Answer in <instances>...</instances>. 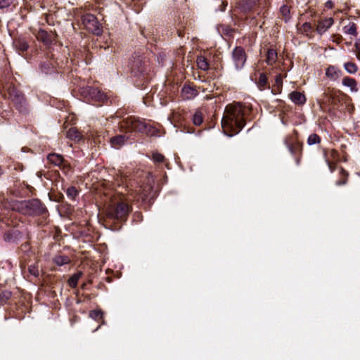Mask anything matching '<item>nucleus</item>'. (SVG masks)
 <instances>
[{
	"label": "nucleus",
	"instance_id": "obj_42",
	"mask_svg": "<svg viewBox=\"0 0 360 360\" xmlns=\"http://www.w3.org/2000/svg\"><path fill=\"white\" fill-rule=\"evenodd\" d=\"M221 128H222L223 131H225V113L224 114V115L221 118Z\"/></svg>",
	"mask_w": 360,
	"mask_h": 360
},
{
	"label": "nucleus",
	"instance_id": "obj_8",
	"mask_svg": "<svg viewBox=\"0 0 360 360\" xmlns=\"http://www.w3.org/2000/svg\"><path fill=\"white\" fill-rule=\"evenodd\" d=\"M9 98L15 103L16 108L20 111L25 110V99L23 95L15 87L10 86L8 88Z\"/></svg>",
	"mask_w": 360,
	"mask_h": 360
},
{
	"label": "nucleus",
	"instance_id": "obj_48",
	"mask_svg": "<svg viewBox=\"0 0 360 360\" xmlns=\"http://www.w3.org/2000/svg\"><path fill=\"white\" fill-rule=\"evenodd\" d=\"M99 327H100V326H99L98 327H97V328H96V329L95 330H98Z\"/></svg>",
	"mask_w": 360,
	"mask_h": 360
},
{
	"label": "nucleus",
	"instance_id": "obj_5",
	"mask_svg": "<svg viewBox=\"0 0 360 360\" xmlns=\"http://www.w3.org/2000/svg\"><path fill=\"white\" fill-rule=\"evenodd\" d=\"M153 185V179L149 174L144 179L143 183L138 186L136 190L132 191L131 195L137 200H146L150 197Z\"/></svg>",
	"mask_w": 360,
	"mask_h": 360
},
{
	"label": "nucleus",
	"instance_id": "obj_4",
	"mask_svg": "<svg viewBox=\"0 0 360 360\" xmlns=\"http://www.w3.org/2000/svg\"><path fill=\"white\" fill-rule=\"evenodd\" d=\"M120 127L122 129L128 131H137L141 133H150L151 127L141 121L139 119L134 117H129L123 120L120 123Z\"/></svg>",
	"mask_w": 360,
	"mask_h": 360
},
{
	"label": "nucleus",
	"instance_id": "obj_27",
	"mask_svg": "<svg viewBox=\"0 0 360 360\" xmlns=\"http://www.w3.org/2000/svg\"><path fill=\"white\" fill-rule=\"evenodd\" d=\"M320 143H321V138L316 134H310L307 139V143L309 146H311L314 144H318Z\"/></svg>",
	"mask_w": 360,
	"mask_h": 360
},
{
	"label": "nucleus",
	"instance_id": "obj_44",
	"mask_svg": "<svg viewBox=\"0 0 360 360\" xmlns=\"http://www.w3.org/2000/svg\"><path fill=\"white\" fill-rule=\"evenodd\" d=\"M276 82L277 83L281 82V76H277V77H276Z\"/></svg>",
	"mask_w": 360,
	"mask_h": 360
},
{
	"label": "nucleus",
	"instance_id": "obj_7",
	"mask_svg": "<svg viewBox=\"0 0 360 360\" xmlns=\"http://www.w3.org/2000/svg\"><path fill=\"white\" fill-rule=\"evenodd\" d=\"M261 0H240L235 4L231 11L233 15L239 13H246L250 11L257 4H260Z\"/></svg>",
	"mask_w": 360,
	"mask_h": 360
},
{
	"label": "nucleus",
	"instance_id": "obj_28",
	"mask_svg": "<svg viewBox=\"0 0 360 360\" xmlns=\"http://www.w3.org/2000/svg\"><path fill=\"white\" fill-rule=\"evenodd\" d=\"M326 160L328 158L330 161L335 162L338 159V153L336 150L331 149L328 150L327 153H325Z\"/></svg>",
	"mask_w": 360,
	"mask_h": 360
},
{
	"label": "nucleus",
	"instance_id": "obj_33",
	"mask_svg": "<svg viewBox=\"0 0 360 360\" xmlns=\"http://www.w3.org/2000/svg\"><path fill=\"white\" fill-rule=\"evenodd\" d=\"M15 43L16 48L19 51H20L22 52L27 51V49L28 48V45L25 40L19 39V40L16 41Z\"/></svg>",
	"mask_w": 360,
	"mask_h": 360
},
{
	"label": "nucleus",
	"instance_id": "obj_21",
	"mask_svg": "<svg viewBox=\"0 0 360 360\" xmlns=\"http://www.w3.org/2000/svg\"><path fill=\"white\" fill-rule=\"evenodd\" d=\"M345 34L356 37L357 35L356 25L354 22H350L343 27Z\"/></svg>",
	"mask_w": 360,
	"mask_h": 360
},
{
	"label": "nucleus",
	"instance_id": "obj_47",
	"mask_svg": "<svg viewBox=\"0 0 360 360\" xmlns=\"http://www.w3.org/2000/svg\"><path fill=\"white\" fill-rule=\"evenodd\" d=\"M330 98H331V99H332V100H333V99H334V97H333V96H330Z\"/></svg>",
	"mask_w": 360,
	"mask_h": 360
},
{
	"label": "nucleus",
	"instance_id": "obj_18",
	"mask_svg": "<svg viewBox=\"0 0 360 360\" xmlns=\"http://www.w3.org/2000/svg\"><path fill=\"white\" fill-rule=\"evenodd\" d=\"M184 99H192L197 95V91L189 86H184L181 91Z\"/></svg>",
	"mask_w": 360,
	"mask_h": 360
},
{
	"label": "nucleus",
	"instance_id": "obj_19",
	"mask_svg": "<svg viewBox=\"0 0 360 360\" xmlns=\"http://www.w3.org/2000/svg\"><path fill=\"white\" fill-rule=\"evenodd\" d=\"M67 137L70 139L78 141L82 139V135L76 127H71L67 131Z\"/></svg>",
	"mask_w": 360,
	"mask_h": 360
},
{
	"label": "nucleus",
	"instance_id": "obj_2",
	"mask_svg": "<svg viewBox=\"0 0 360 360\" xmlns=\"http://www.w3.org/2000/svg\"><path fill=\"white\" fill-rule=\"evenodd\" d=\"M131 207L125 201L114 202L105 207V216L112 219L126 221L128 214L131 212Z\"/></svg>",
	"mask_w": 360,
	"mask_h": 360
},
{
	"label": "nucleus",
	"instance_id": "obj_31",
	"mask_svg": "<svg viewBox=\"0 0 360 360\" xmlns=\"http://www.w3.org/2000/svg\"><path fill=\"white\" fill-rule=\"evenodd\" d=\"M311 25L309 22H304L299 29L300 32L302 34H306L307 36H309V34L311 32Z\"/></svg>",
	"mask_w": 360,
	"mask_h": 360
},
{
	"label": "nucleus",
	"instance_id": "obj_1",
	"mask_svg": "<svg viewBox=\"0 0 360 360\" xmlns=\"http://www.w3.org/2000/svg\"><path fill=\"white\" fill-rule=\"evenodd\" d=\"M226 136H233L240 131L245 125L243 108L240 103L226 105Z\"/></svg>",
	"mask_w": 360,
	"mask_h": 360
},
{
	"label": "nucleus",
	"instance_id": "obj_46",
	"mask_svg": "<svg viewBox=\"0 0 360 360\" xmlns=\"http://www.w3.org/2000/svg\"><path fill=\"white\" fill-rule=\"evenodd\" d=\"M2 174V171L1 169H0V176Z\"/></svg>",
	"mask_w": 360,
	"mask_h": 360
},
{
	"label": "nucleus",
	"instance_id": "obj_16",
	"mask_svg": "<svg viewBox=\"0 0 360 360\" xmlns=\"http://www.w3.org/2000/svg\"><path fill=\"white\" fill-rule=\"evenodd\" d=\"M36 37L39 41H41L46 44H50L52 42L50 34L46 31L41 29L37 32Z\"/></svg>",
	"mask_w": 360,
	"mask_h": 360
},
{
	"label": "nucleus",
	"instance_id": "obj_25",
	"mask_svg": "<svg viewBox=\"0 0 360 360\" xmlns=\"http://www.w3.org/2000/svg\"><path fill=\"white\" fill-rule=\"evenodd\" d=\"M345 70L349 74H356L358 71L357 65L352 62H347L344 64Z\"/></svg>",
	"mask_w": 360,
	"mask_h": 360
},
{
	"label": "nucleus",
	"instance_id": "obj_3",
	"mask_svg": "<svg viewBox=\"0 0 360 360\" xmlns=\"http://www.w3.org/2000/svg\"><path fill=\"white\" fill-rule=\"evenodd\" d=\"M13 209L26 215L41 214L46 212V207L37 199L18 202Z\"/></svg>",
	"mask_w": 360,
	"mask_h": 360
},
{
	"label": "nucleus",
	"instance_id": "obj_39",
	"mask_svg": "<svg viewBox=\"0 0 360 360\" xmlns=\"http://www.w3.org/2000/svg\"><path fill=\"white\" fill-rule=\"evenodd\" d=\"M13 3V0H0V9L8 8Z\"/></svg>",
	"mask_w": 360,
	"mask_h": 360
},
{
	"label": "nucleus",
	"instance_id": "obj_29",
	"mask_svg": "<svg viewBox=\"0 0 360 360\" xmlns=\"http://www.w3.org/2000/svg\"><path fill=\"white\" fill-rule=\"evenodd\" d=\"M202 113L200 111H196L193 117V122L195 125H200L202 123Z\"/></svg>",
	"mask_w": 360,
	"mask_h": 360
},
{
	"label": "nucleus",
	"instance_id": "obj_11",
	"mask_svg": "<svg viewBox=\"0 0 360 360\" xmlns=\"http://www.w3.org/2000/svg\"><path fill=\"white\" fill-rule=\"evenodd\" d=\"M332 18H324L318 22L316 30L319 34L325 33L333 24Z\"/></svg>",
	"mask_w": 360,
	"mask_h": 360
},
{
	"label": "nucleus",
	"instance_id": "obj_41",
	"mask_svg": "<svg viewBox=\"0 0 360 360\" xmlns=\"http://www.w3.org/2000/svg\"><path fill=\"white\" fill-rule=\"evenodd\" d=\"M356 52H360V39L356 40L354 44Z\"/></svg>",
	"mask_w": 360,
	"mask_h": 360
},
{
	"label": "nucleus",
	"instance_id": "obj_10",
	"mask_svg": "<svg viewBox=\"0 0 360 360\" xmlns=\"http://www.w3.org/2000/svg\"><path fill=\"white\" fill-rule=\"evenodd\" d=\"M232 60L236 68H241L246 61V54L242 47H236L232 53Z\"/></svg>",
	"mask_w": 360,
	"mask_h": 360
},
{
	"label": "nucleus",
	"instance_id": "obj_26",
	"mask_svg": "<svg viewBox=\"0 0 360 360\" xmlns=\"http://www.w3.org/2000/svg\"><path fill=\"white\" fill-rule=\"evenodd\" d=\"M54 262L58 266H62L66 264H68L70 262V259L68 257L65 255H58L55 257L53 259Z\"/></svg>",
	"mask_w": 360,
	"mask_h": 360
},
{
	"label": "nucleus",
	"instance_id": "obj_34",
	"mask_svg": "<svg viewBox=\"0 0 360 360\" xmlns=\"http://www.w3.org/2000/svg\"><path fill=\"white\" fill-rule=\"evenodd\" d=\"M66 194L68 197L72 200L75 199V197L77 195L78 192L75 187L70 186L67 188L66 190Z\"/></svg>",
	"mask_w": 360,
	"mask_h": 360
},
{
	"label": "nucleus",
	"instance_id": "obj_15",
	"mask_svg": "<svg viewBox=\"0 0 360 360\" xmlns=\"http://www.w3.org/2000/svg\"><path fill=\"white\" fill-rule=\"evenodd\" d=\"M127 139L125 135H118L112 137L110 142L114 148H120L125 143Z\"/></svg>",
	"mask_w": 360,
	"mask_h": 360
},
{
	"label": "nucleus",
	"instance_id": "obj_37",
	"mask_svg": "<svg viewBox=\"0 0 360 360\" xmlns=\"http://www.w3.org/2000/svg\"><path fill=\"white\" fill-rule=\"evenodd\" d=\"M28 271H29L30 274H32V275H33V276H34L36 277L39 275V269H38V266L36 265V264L30 265L28 267Z\"/></svg>",
	"mask_w": 360,
	"mask_h": 360
},
{
	"label": "nucleus",
	"instance_id": "obj_12",
	"mask_svg": "<svg viewBox=\"0 0 360 360\" xmlns=\"http://www.w3.org/2000/svg\"><path fill=\"white\" fill-rule=\"evenodd\" d=\"M342 75V71L334 65H329L326 70V76L332 81L338 80Z\"/></svg>",
	"mask_w": 360,
	"mask_h": 360
},
{
	"label": "nucleus",
	"instance_id": "obj_38",
	"mask_svg": "<svg viewBox=\"0 0 360 360\" xmlns=\"http://www.w3.org/2000/svg\"><path fill=\"white\" fill-rule=\"evenodd\" d=\"M153 160L155 162L161 163V162H164L165 157L163 155H162L160 153H153Z\"/></svg>",
	"mask_w": 360,
	"mask_h": 360
},
{
	"label": "nucleus",
	"instance_id": "obj_22",
	"mask_svg": "<svg viewBox=\"0 0 360 360\" xmlns=\"http://www.w3.org/2000/svg\"><path fill=\"white\" fill-rule=\"evenodd\" d=\"M197 65L198 68L202 70H207L209 68V63L207 59L204 56H198L196 60Z\"/></svg>",
	"mask_w": 360,
	"mask_h": 360
},
{
	"label": "nucleus",
	"instance_id": "obj_24",
	"mask_svg": "<svg viewBox=\"0 0 360 360\" xmlns=\"http://www.w3.org/2000/svg\"><path fill=\"white\" fill-rule=\"evenodd\" d=\"M82 275V274L80 271L74 274L72 276L69 278L68 281V285L72 288H75Z\"/></svg>",
	"mask_w": 360,
	"mask_h": 360
},
{
	"label": "nucleus",
	"instance_id": "obj_32",
	"mask_svg": "<svg viewBox=\"0 0 360 360\" xmlns=\"http://www.w3.org/2000/svg\"><path fill=\"white\" fill-rule=\"evenodd\" d=\"M280 12L283 15L284 20L287 22L290 19V8L286 5H283L281 7Z\"/></svg>",
	"mask_w": 360,
	"mask_h": 360
},
{
	"label": "nucleus",
	"instance_id": "obj_17",
	"mask_svg": "<svg viewBox=\"0 0 360 360\" xmlns=\"http://www.w3.org/2000/svg\"><path fill=\"white\" fill-rule=\"evenodd\" d=\"M47 160L51 164L56 166H61L64 162V159L62 155L56 153H51L47 156Z\"/></svg>",
	"mask_w": 360,
	"mask_h": 360
},
{
	"label": "nucleus",
	"instance_id": "obj_30",
	"mask_svg": "<svg viewBox=\"0 0 360 360\" xmlns=\"http://www.w3.org/2000/svg\"><path fill=\"white\" fill-rule=\"evenodd\" d=\"M11 292L9 290H4L0 292V302L2 304L6 303L11 297Z\"/></svg>",
	"mask_w": 360,
	"mask_h": 360
},
{
	"label": "nucleus",
	"instance_id": "obj_45",
	"mask_svg": "<svg viewBox=\"0 0 360 360\" xmlns=\"http://www.w3.org/2000/svg\"><path fill=\"white\" fill-rule=\"evenodd\" d=\"M356 58H357L358 60H360V52H357L356 53Z\"/></svg>",
	"mask_w": 360,
	"mask_h": 360
},
{
	"label": "nucleus",
	"instance_id": "obj_13",
	"mask_svg": "<svg viewBox=\"0 0 360 360\" xmlns=\"http://www.w3.org/2000/svg\"><path fill=\"white\" fill-rule=\"evenodd\" d=\"M289 98L296 105H303L306 102L304 94L297 91L291 92Z\"/></svg>",
	"mask_w": 360,
	"mask_h": 360
},
{
	"label": "nucleus",
	"instance_id": "obj_14",
	"mask_svg": "<svg viewBox=\"0 0 360 360\" xmlns=\"http://www.w3.org/2000/svg\"><path fill=\"white\" fill-rule=\"evenodd\" d=\"M342 84L343 86L349 87L352 92H356L358 91L357 82L354 78L345 77L342 79Z\"/></svg>",
	"mask_w": 360,
	"mask_h": 360
},
{
	"label": "nucleus",
	"instance_id": "obj_23",
	"mask_svg": "<svg viewBox=\"0 0 360 360\" xmlns=\"http://www.w3.org/2000/svg\"><path fill=\"white\" fill-rule=\"evenodd\" d=\"M348 172L345 170L342 167L340 169V179L336 181L337 186H342L347 183Z\"/></svg>",
	"mask_w": 360,
	"mask_h": 360
},
{
	"label": "nucleus",
	"instance_id": "obj_40",
	"mask_svg": "<svg viewBox=\"0 0 360 360\" xmlns=\"http://www.w3.org/2000/svg\"><path fill=\"white\" fill-rule=\"evenodd\" d=\"M327 164H328V168L330 169V171L331 172H333L335 169H336V167H337V164L335 162H332L330 161V160L327 158V159L326 160Z\"/></svg>",
	"mask_w": 360,
	"mask_h": 360
},
{
	"label": "nucleus",
	"instance_id": "obj_6",
	"mask_svg": "<svg viewBox=\"0 0 360 360\" xmlns=\"http://www.w3.org/2000/svg\"><path fill=\"white\" fill-rule=\"evenodd\" d=\"M82 22L86 30L91 32L94 34L98 36L102 34V26L94 15L89 13L84 15L82 16Z\"/></svg>",
	"mask_w": 360,
	"mask_h": 360
},
{
	"label": "nucleus",
	"instance_id": "obj_20",
	"mask_svg": "<svg viewBox=\"0 0 360 360\" xmlns=\"http://www.w3.org/2000/svg\"><path fill=\"white\" fill-rule=\"evenodd\" d=\"M277 58L276 51L274 49H269L266 53V63L269 65H272L276 62Z\"/></svg>",
	"mask_w": 360,
	"mask_h": 360
},
{
	"label": "nucleus",
	"instance_id": "obj_49",
	"mask_svg": "<svg viewBox=\"0 0 360 360\" xmlns=\"http://www.w3.org/2000/svg\"><path fill=\"white\" fill-rule=\"evenodd\" d=\"M299 161H300V159H297V164L299 163Z\"/></svg>",
	"mask_w": 360,
	"mask_h": 360
},
{
	"label": "nucleus",
	"instance_id": "obj_35",
	"mask_svg": "<svg viewBox=\"0 0 360 360\" xmlns=\"http://www.w3.org/2000/svg\"><path fill=\"white\" fill-rule=\"evenodd\" d=\"M266 83H267V78H266V75L264 73H261L259 75L258 82H257L258 86L260 89H264L265 87V86L266 85Z\"/></svg>",
	"mask_w": 360,
	"mask_h": 360
},
{
	"label": "nucleus",
	"instance_id": "obj_43",
	"mask_svg": "<svg viewBox=\"0 0 360 360\" xmlns=\"http://www.w3.org/2000/svg\"><path fill=\"white\" fill-rule=\"evenodd\" d=\"M220 11H223L224 10V1L221 0V4L220 5Z\"/></svg>",
	"mask_w": 360,
	"mask_h": 360
},
{
	"label": "nucleus",
	"instance_id": "obj_36",
	"mask_svg": "<svg viewBox=\"0 0 360 360\" xmlns=\"http://www.w3.org/2000/svg\"><path fill=\"white\" fill-rule=\"evenodd\" d=\"M103 312L101 310H92L89 313V316L94 320H98L103 318Z\"/></svg>",
	"mask_w": 360,
	"mask_h": 360
},
{
	"label": "nucleus",
	"instance_id": "obj_9",
	"mask_svg": "<svg viewBox=\"0 0 360 360\" xmlns=\"http://www.w3.org/2000/svg\"><path fill=\"white\" fill-rule=\"evenodd\" d=\"M285 144L292 155L301 154L302 152V143L294 136L287 137Z\"/></svg>",
	"mask_w": 360,
	"mask_h": 360
}]
</instances>
